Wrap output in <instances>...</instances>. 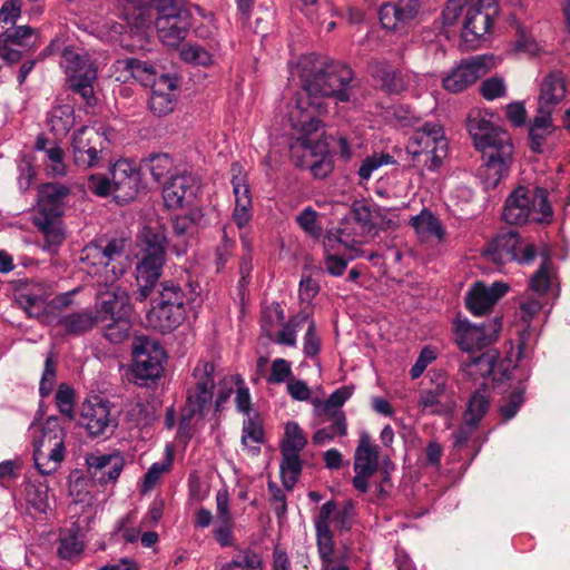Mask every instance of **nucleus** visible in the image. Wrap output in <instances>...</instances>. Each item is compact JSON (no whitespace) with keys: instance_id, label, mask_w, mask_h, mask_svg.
I'll use <instances>...</instances> for the list:
<instances>
[{"instance_id":"nucleus-60","label":"nucleus","mask_w":570,"mask_h":570,"mask_svg":"<svg viewBox=\"0 0 570 570\" xmlns=\"http://www.w3.org/2000/svg\"><path fill=\"white\" fill-rule=\"evenodd\" d=\"M317 217L316 210L312 207H306L296 216V223L308 236L318 238L322 235V226Z\"/></svg>"},{"instance_id":"nucleus-31","label":"nucleus","mask_w":570,"mask_h":570,"mask_svg":"<svg viewBox=\"0 0 570 570\" xmlns=\"http://www.w3.org/2000/svg\"><path fill=\"white\" fill-rule=\"evenodd\" d=\"M336 240L342 244L347 250H350L348 258H344L336 254H328L325 256L326 271L333 276H341L344 274L348 261L363 255V250L358 247L361 240L355 238L350 239V235L346 233V228H340L337 230Z\"/></svg>"},{"instance_id":"nucleus-53","label":"nucleus","mask_w":570,"mask_h":570,"mask_svg":"<svg viewBox=\"0 0 570 570\" xmlns=\"http://www.w3.org/2000/svg\"><path fill=\"white\" fill-rule=\"evenodd\" d=\"M49 488L47 484H29L27 487V502L28 504L39 513H47L49 510Z\"/></svg>"},{"instance_id":"nucleus-58","label":"nucleus","mask_w":570,"mask_h":570,"mask_svg":"<svg viewBox=\"0 0 570 570\" xmlns=\"http://www.w3.org/2000/svg\"><path fill=\"white\" fill-rule=\"evenodd\" d=\"M153 178L156 181H160L165 178L174 168V160L167 154L153 155L147 159L146 164Z\"/></svg>"},{"instance_id":"nucleus-59","label":"nucleus","mask_w":570,"mask_h":570,"mask_svg":"<svg viewBox=\"0 0 570 570\" xmlns=\"http://www.w3.org/2000/svg\"><path fill=\"white\" fill-rule=\"evenodd\" d=\"M242 383V376L239 374L224 376L219 381V389L214 402L215 411L222 412L225 409L230 395L235 392V385Z\"/></svg>"},{"instance_id":"nucleus-43","label":"nucleus","mask_w":570,"mask_h":570,"mask_svg":"<svg viewBox=\"0 0 570 570\" xmlns=\"http://www.w3.org/2000/svg\"><path fill=\"white\" fill-rule=\"evenodd\" d=\"M308 317V314L305 312L293 315L275 336L272 335V340L276 344L295 347L297 332L307 323Z\"/></svg>"},{"instance_id":"nucleus-32","label":"nucleus","mask_w":570,"mask_h":570,"mask_svg":"<svg viewBox=\"0 0 570 570\" xmlns=\"http://www.w3.org/2000/svg\"><path fill=\"white\" fill-rule=\"evenodd\" d=\"M33 224L45 236V249L53 250L63 243L66 235L62 227L61 214L36 213Z\"/></svg>"},{"instance_id":"nucleus-28","label":"nucleus","mask_w":570,"mask_h":570,"mask_svg":"<svg viewBox=\"0 0 570 570\" xmlns=\"http://www.w3.org/2000/svg\"><path fill=\"white\" fill-rule=\"evenodd\" d=\"M567 95V78L560 70L549 72L541 82L539 95V111L551 114Z\"/></svg>"},{"instance_id":"nucleus-39","label":"nucleus","mask_w":570,"mask_h":570,"mask_svg":"<svg viewBox=\"0 0 570 570\" xmlns=\"http://www.w3.org/2000/svg\"><path fill=\"white\" fill-rule=\"evenodd\" d=\"M218 570H264V560L257 551L244 548L234 553Z\"/></svg>"},{"instance_id":"nucleus-34","label":"nucleus","mask_w":570,"mask_h":570,"mask_svg":"<svg viewBox=\"0 0 570 570\" xmlns=\"http://www.w3.org/2000/svg\"><path fill=\"white\" fill-rule=\"evenodd\" d=\"M194 302L195 299L173 281L161 282L158 295L151 299V304L174 307H195Z\"/></svg>"},{"instance_id":"nucleus-16","label":"nucleus","mask_w":570,"mask_h":570,"mask_svg":"<svg viewBox=\"0 0 570 570\" xmlns=\"http://www.w3.org/2000/svg\"><path fill=\"white\" fill-rule=\"evenodd\" d=\"M379 465L380 448L372 442V438L366 431H362L355 449L353 464L355 475L352 483L356 491L367 492L368 480L376 473Z\"/></svg>"},{"instance_id":"nucleus-29","label":"nucleus","mask_w":570,"mask_h":570,"mask_svg":"<svg viewBox=\"0 0 570 570\" xmlns=\"http://www.w3.org/2000/svg\"><path fill=\"white\" fill-rule=\"evenodd\" d=\"M100 313L102 318L130 317L131 305L127 291L120 286L110 285L105 292L99 293Z\"/></svg>"},{"instance_id":"nucleus-52","label":"nucleus","mask_w":570,"mask_h":570,"mask_svg":"<svg viewBox=\"0 0 570 570\" xmlns=\"http://www.w3.org/2000/svg\"><path fill=\"white\" fill-rule=\"evenodd\" d=\"M180 58L190 65L209 67L214 63L213 53L196 43H188L180 50Z\"/></svg>"},{"instance_id":"nucleus-2","label":"nucleus","mask_w":570,"mask_h":570,"mask_svg":"<svg viewBox=\"0 0 570 570\" xmlns=\"http://www.w3.org/2000/svg\"><path fill=\"white\" fill-rule=\"evenodd\" d=\"M321 107H311L308 101L299 100L288 111L291 157L297 167L309 168L316 178H324L332 171V163L325 157L327 144L324 140V124L316 116Z\"/></svg>"},{"instance_id":"nucleus-25","label":"nucleus","mask_w":570,"mask_h":570,"mask_svg":"<svg viewBox=\"0 0 570 570\" xmlns=\"http://www.w3.org/2000/svg\"><path fill=\"white\" fill-rule=\"evenodd\" d=\"M116 79L122 83L138 82L145 87H150L158 81V71L156 67L145 60L137 58L119 59L114 63Z\"/></svg>"},{"instance_id":"nucleus-9","label":"nucleus","mask_w":570,"mask_h":570,"mask_svg":"<svg viewBox=\"0 0 570 570\" xmlns=\"http://www.w3.org/2000/svg\"><path fill=\"white\" fill-rule=\"evenodd\" d=\"M65 430L56 417H49L35 443L33 461L42 475L57 471L65 459Z\"/></svg>"},{"instance_id":"nucleus-57","label":"nucleus","mask_w":570,"mask_h":570,"mask_svg":"<svg viewBox=\"0 0 570 570\" xmlns=\"http://www.w3.org/2000/svg\"><path fill=\"white\" fill-rule=\"evenodd\" d=\"M264 432L257 414L246 416L243 422L242 443L245 446L263 442Z\"/></svg>"},{"instance_id":"nucleus-27","label":"nucleus","mask_w":570,"mask_h":570,"mask_svg":"<svg viewBox=\"0 0 570 570\" xmlns=\"http://www.w3.org/2000/svg\"><path fill=\"white\" fill-rule=\"evenodd\" d=\"M370 72L381 90L389 95H400L407 89L410 83L407 73L395 69L385 60L372 62Z\"/></svg>"},{"instance_id":"nucleus-33","label":"nucleus","mask_w":570,"mask_h":570,"mask_svg":"<svg viewBox=\"0 0 570 570\" xmlns=\"http://www.w3.org/2000/svg\"><path fill=\"white\" fill-rule=\"evenodd\" d=\"M409 224L422 240L435 238L438 242H443L445 238L446 232L443 224L430 209H422L411 217Z\"/></svg>"},{"instance_id":"nucleus-11","label":"nucleus","mask_w":570,"mask_h":570,"mask_svg":"<svg viewBox=\"0 0 570 570\" xmlns=\"http://www.w3.org/2000/svg\"><path fill=\"white\" fill-rule=\"evenodd\" d=\"M485 256L497 265H504L510 262L519 264L532 263L537 250L533 244L525 242L514 230L497 235L487 246Z\"/></svg>"},{"instance_id":"nucleus-14","label":"nucleus","mask_w":570,"mask_h":570,"mask_svg":"<svg viewBox=\"0 0 570 570\" xmlns=\"http://www.w3.org/2000/svg\"><path fill=\"white\" fill-rule=\"evenodd\" d=\"M106 144L105 135L94 127L82 126L75 130L71 137L75 165L82 169L96 167Z\"/></svg>"},{"instance_id":"nucleus-18","label":"nucleus","mask_w":570,"mask_h":570,"mask_svg":"<svg viewBox=\"0 0 570 570\" xmlns=\"http://www.w3.org/2000/svg\"><path fill=\"white\" fill-rule=\"evenodd\" d=\"M199 188V180L191 173L171 176L163 187L165 206L169 209H178L191 205Z\"/></svg>"},{"instance_id":"nucleus-24","label":"nucleus","mask_w":570,"mask_h":570,"mask_svg":"<svg viewBox=\"0 0 570 570\" xmlns=\"http://www.w3.org/2000/svg\"><path fill=\"white\" fill-rule=\"evenodd\" d=\"M505 283L494 282L490 286L481 282L475 283L465 297L466 308L475 316L488 314L494 304L508 292Z\"/></svg>"},{"instance_id":"nucleus-40","label":"nucleus","mask_w":570,"mask_h":570,"mask_svg":"<svg viewBox=\"0 0 570 570\" xmlns=\"http://www.w3.org/2000/svg\"><path fill=\"white\" fill-rule=\"evenodd\" d=\"M332 424L318 429L313 435V442L317 445L328 443L336 436H345L347 434V420L344 412H334L325 415Z\"/></svg>"},{"instance_id":"nucleus-64","label":"nucleus","mask_w":570,"mask_h":570,"mask_svg":"<svg viewBox=\"0 0 570 570\" xmlns=\"http://www.w3.org/2000/svg\"><path fill=\"white\" fill-rule=\"evenodd\" d=\"M462 368L469 375H485L491 372L490 360L485 354L469 355L466 360L462 361Z\"/></svg>"},{"instance_id":"nucleus-54","label":"nucleus","mask_w":570,"mask_h":570,"mask_svg":"<svg viewBox=\"0 0 570 570\" xmlns=\"http://www.w3.org/2000/svg\"><path fill=\"white\" fill-rule=\"evenodd\" d=\"M553 273L554 271L551 262L548 258L543 259L539 269L530 279V288L540 295L547 293L551 285Z\"/></svg>"},{"instance_id":"nucleus-63","label":"nucleus","mask_w":570,"mask_h":570,"mask_svg":"<svg viewBox=\"0 0 570 570\" xmlns=\"http://www.w3.org/2000/svg\"><path fill=\"white\" fill-rule=\"evenodd\" d=\"M285 314L282 306L278 303H273L266 307L262 315V330L272 338L273 330L284 322Z\"/></svg>"},{"instance_id":"nucleus-17","label":"nucleus","mask_w":570,"mask_h":570,"mask_svg":"<svg viewBox=\"0 0 570 570\" xmlns=\"http://www.w3.org/2000/svg\"><path fill=\"white\" fill-rule=\"evenodd\" d=\"M493 65L492 56L464 59L442 79V86L449 92H462L484 76Z\"/></svg>"},{"instance_id":"nucleus-19","label":"nucleus","mask_w":570,"mask_h":570,"mask_svg":"<svg viewBox=\"0 0 570 570\" xmlns=\"http://www.w3.org/2000/svg\"><path fill=\"white\" fill-rule=\"evenodd\" d=\"M112 195L117 203L126 204L132 200L139 188L140 171L137 166L128 160L120 159L111 169Z\"/></svg>"},{"instance_id":"nucleus-49","label":"nucleus","mask_w":570,"mask_h":570,"mask_svg":"<svg viewBox=\"0 0 570 570\" xmlns=\"http://www.w3.org/2000/svg\"><path fill=\"white\" fill-rule=\"evenodd\" d=\"M72 125L73 111L69 106H58L52 108L49 115V127L55 135H65Z\"/></svg>"},{"instance_id":"nucleus-21","label":"nucleus","mask_w":570,"mask_h":570,"mask_svg":"<svg viewBox=\"0 0 570 570\" xmlns=\"http://www.w3.org/2000/svg\"><path fill=\"white\" fill-rule=\"evenodd\" d=\"M79 425L91 436L106 434L108 430L115 426L109 402L102 401L99 397L86 400L81 405Z\"/></svg>"},{"instance_id":"nucleus-13","label":"nucleus","mask_w":570,"mask_h":570,"mask_svg":"<svg viewBox=\"0 0 570 570\" xmlns=\"http://www.w3.org/2000/svg\"><path fill=\"white\" fill-rule=\"evenodd\" d=\"M500 328L497 318L475 325L468 318L456 317L453 323L454 341L464 352L481 351L498 337Z\"/></svg>"},{"instance_id":"nucleus-61","label":"nucleus","mask_w":570,"mask_h":570,"mask_svg":"<svg viewBox=\"0 0 570 570\" xmlns=\"http://www.w3.org/2000/svg\"><path fill=\"white\" fill-rule=\"evenodd\" d=\"M394 159L390 154L380 153L367 156L358 168V176L362 180H368L376 169L383 165L393 164Z\"/></svg>"},{"instance_id":"nucleus-45","label":"nucleus","mask_w":570,"mask_h":570,"mask_svg":"<svg viewBox=\"0 0 570 570\" xmlns=\"http://www.w3.org/2000/svg\"><path fill=\"white\" fill-rule=\"evenodd\" d=\"M199 216L198 212H191L186 215L176 216L173 222L174 234L181 238L178 244L173 245V250L176 255H183L187 250V242L185 237L190 234L196 225V218Z\"/></svg>"},{"instance_id":"nucleus-56","label":"nucleus","mask_w":570,"mask_h":570,"mask_svg":"<svg viewBox=\"0 0 570 570\" xmlns=\"http://www.w3.org/2000/svg\"><path fill=\"white\" fill-rule=\"evenodd\" d=\"M316 531V543L317 551L320 554V559L322 564L334 561L333 552H334V541L333 535L328 525H321L320 528H315Z\"/></svg>"},{"instance_id":"nucleus-8","label":"nucleus","mask_w":570,"mask_h":570,"mask_svg":"<svg viewBox=\"0 0 570 570\" xmlns=\"http://www.w3.org/2000/svg\"><path fill=\"white\" fill-rule=\"evenodd\" d=\"M82 263L88 267V274L100 275L105 272V282L114 281L122 275L129 267L125 255V242L110 239L105 245L94 242L82 249Z\"/></svg>"},{"instance_id":"nucleus-23","label":"nucleus","mask_w":570,"mask_h":570,"mask_svg":"<svg viewBox=\"0 0 570 570\" xmlns=\"http://www.w3.org/2000/svg\"><path fill=\"white\" fill-rule=\"evenodd\" d=\"M50 294L42 283H28L16 291V302L29 317L46 323L48 320V298Z\"/></svg>"},{"instance_id":"nucleus-1","label":"nucleus","mask_w":570,"mask_h":570,"mask_svg":"<svg viewBox=\"0 0 570 570\" xmlns=\"http://www.w3.org/2000/svg\"><path fill=\"white\" fill-rule=\"evenodd\" d=\"M291 75L298 77L302 89L306 97L296 99L294 106L299 100L308 101L312 106H322L316 116L326 112L322 102L317 98H334L336 101L346 102L351 99V89L353 81L352 69L343 62L328 59H320L315 55H304L299 57L295 67L291 68Z\"/></svg>"},{"instance_id":"nucleus-7","label":"nucleus","mask_w":570,"mask_h":570,"mask_svg":"<svg viewBox=\"0 0 570 570\" xmlns=\"http://www.w3.org/2000/svg\"><path fill=\"white\" fill-rule=\"evenodd\" d=\"M405 150L415 166L436 171L448 155L443 127L436 122H424L412 132Z\"/></svg>"},{"instance_id":"nucleus-20","label":"nucleus","mask_w":570,"mask_h":570,"mask_svg":"<svg viewBox=\"0 0 570 570\" xmlns=\"http://www.w3.org/2000/svg\"><path fill=\"white\" fill-rule=\"evenodd\" d=\"M420 10V0H393L380 7L379 19L383 29L399 31L412 22Z\"/></svg>"},{"instance_id":"nucleus-44","label":"nucleus","mask_w":570,"mask_h":570,"mask_svg":"<svg viewBox=\"0 0 570 570\" xmlns=\"http://www.w3.org/2000/svg\"><path fill=\"white\" fill-rule=\"evenodd\" d=\"M282 460L279 464L282 483L286 490H292L296 484L302 472V461L299 453L281 452Z\"/></svg>"},{"instance_id":"nucleus-55","label":"nucleus","mask_w":570,"mask_h":570,"mask_svg":"<svg viewBox=\"0 0 570 570\" xmlns=\"http://www.w3.org/2000/svg\"><path fill=\"white\" fill-rule=\"evenodd\" d=\"M110 322L105 326V337L118 344L124 342L129 336L131 328L130 317L108 318Z\"/></svg>"},{"instance_id":"nucleus-37","label":"nucleus","mask_w":570,"mask_h":570,"mask_svg":"<svg viewBox=\"0 0 570 570\" xmlns=\"http://www.w3.org/2000/svg\"><path fill=\"white\" fill-rule=\"evenodd\" d=\"M96 323L97 316L91 311L70 313L58 321V324L70 335H81L90 331Z\"/></svg>"},{"instance_id":"nucleus-5","label":"nucleus","mask_w":570,"mask_h":570,"mask_svg":"<svg viewBox=\"0 0 570 570\" xmlns=\"http://www.w3.org/2000/svg\"><path fill=\"white\" fill-rule=\"evenodd\" d=\"M60 53V67L68 77L70 87L79 94L88 106L95 104L94 82L97 79V67L89 55L81 48L63 46L60 38L53 39L45 49L43 55Z\"/></svg>"},{"instance_id":"nucleus-41","label":"nucleus","mask_w":570,"mask_h":570,"mask_svg":"<svg viewBox=\"0 0 570 570\" xmlns=\"http://www.w3.org/2000/svg\"><path fill=\"white\" fill-rule=\"evenodd\" d=\"M165 256L142 254L136 267L138 283L156 284L161 275Z\"/></svg>"},{"instance_id":"nucleus-36","label":"nucleus","mask_w":570,"mask_h":570,"mask_svg":"<svg viewBox=\"0 0 570 570\" xmlns=\"http://www.w3.org/2000/svg\"><path fill=\"white\" fill-rule=\"evenodd\" d=\"M354 393L353 385H344L335 390L326 400H313L315 413L317 415H331L334 412H343L341 407Z\"/></svg>"},{"instance_id":"nucleus-12","label":"nucleus","mask_w":570,"mask_h":570,"mask_svg":"<svg viewBox=\"0 0 570 570\" xmlns=\"http://www.w3.org/2000/svg\"><path fill=\"white\" fill-rule=\"evenodd\" d=\"M497 13L498 0H471L461 32V37L469 48L475 49L485 40Z\"/></svg>"},{"instance_id":"nucleus-47","label":"nucleus","mask_w":570,"mask_h":570,"mask_svg":"<svg viewBox=\"0 0 570 570\" xmlns=\"http://www.w3.org/2000/svg\"><path fill=\"white\" fill-rule=\"evenodd\" d=\"M0 37L27 51L35 48L38 42L37 30L29 26H17L7 29Z\"/></svg>"},{"instance_id":"nucleus-6","label":"nucleus","mask_w":570,"mask_h":570,"mask_svg":"<svg viewBox=\"0 0 570 570\" xmlns=\"http://www.w3.org/2000/svg\"><path fill=\"white\" fill-rule=\"evenodd\" d=\"M502 218L510 225L530 222L550 223L553 210L548 200V191L542 187L530 190L519 186L505 199Z\"/></svg>"},{"instance_id":"nucleus-35","label":"nucleus","mask_w":570,"mask_h":570,"mask_svg":"<svg viewBox=\"0 0 570 570\" xmlns=\"http://www.w3.org/2000/svg\"><path fill=\"white\" fill-rule=\"evenodd\" d=\"M69 194V189L61 184H46L39 190L37 213L61 214L62 200Z\"/></svg>"},{"instance_id":"nucleus-62","label":"nucleus","mask_w":570,"mask_h":570,"mask_svg":"<svg viewBox=\"0 0 570 570\" xmlns=\"http://www.w3.org/2000/svg\"><path fill=\"white\" fill-rule=\"evenodd\" d=\"M83 550V542L77 532H69L60 539L58 553L62 559H73Z\"/></svg>"},{"instance_id":"nucleus-50","label":"nucleus","mask_w":570,"mask_h":570,"mask_svg":"<svg viewBox=\"0 0 570 570\" xmlns=\"http://www.w3.org/2000/svg\"><path fill=\"white\" fill-rule=\"evenodd\" d=\"M173 464V451L167 448L166 456L161 462H155L148 469L144 476L141 484V492L147 493L151 491L160 480L161 475L168 472Z\"/></svg>"},{"instance_id":"nucleus-15","label":"nucleus","mask_w":570,"mask_h":570,"mask_svg":"<svg viewBox=\"0 0 570 570\" xmlns=\"http://www.w3.org/2000/svg\"><path fill=\"white\" fill-rule=\"evenodd\" d=\"M166 358L164 348L148 338H139L134 348L132 375L136 382L145 384L149 380H156L163 372V363Z\"/></svg>"},{"instance_id":"nucleus-26","label":"nucleus","mask_w":570,"mask_h":570,"mask_svg":"<svg viewBox=\"0 0 570 570\" xmlns=\"http://www.w3.org/2000/svg\"><path fill=\"white\" fill-rule=\"evenodd\" d=\"M195 307H177L151 304L147 313L149 326L161 332L170 333L179 327L190 316L196 317Z\"/></svg>"},{"instance_id":"nucleus-38","label":"nucleus","mask_w":570,"mask_h":570,"mask_svg":"<svg viewBox=\"0 0 570 570\" xmlns=\"http://www.w3.org/2000/svg\"><path fill=\"white\" fill-rule=\"evenodd\" d=\"M138 242L142 254L165 256V245L167 243L165 228L144 227L139 234Z\"/></svg>"},{"instance_id":"nucleus-51","label":"nucleus","mask_w":570,"mask_h":570,"mask_svg":"<svg viewBox=\"0 0 570 570\" xmlns=\"http://www.w3.org/2000/svg\"><path fill=\"white\" fill-rule=\"evenodd\" d=\"M307 444L306 436L296 422H288L282 441L281 452L301 453Z\"/></svg>"},{"instance_id":"nucleus-4","label":"nucleus","mask_w":570,"mask_h":570,"mask_svg":"<svg viewBox=\"0 0 570 570\" xmlns=\"http://www.w3.org/2000/svg\"><path fill=\"white\" fill-rule=\"evenodd\" d=\"M492 115L472 110L466 128L483 160V176L489 186L495 187L509 173L513 158V145L509 132L492 120Z\"/></svg>"},{"instance_id":"nucleus-3","label":"nucleus","mask_w":570,"mask_h":570,"mask_svg":"<svg viewBox=\"0 0 570 570\" xmlns=\"http://www.w3.org/2000/svg\"><path fill=\"white\" fill-rule=\"evenodd\" d=\"M126 22L140 36L155 19L159 39L169 47H177L187 37L190 19L174 0H118Z\"/></svg>"},{"instance_id":"nucleus-22","label":"nucleus","mask_w":570,"mask_h":570,"mask_svg":"<svg viewBox=\"0 0 570 570\" xmlns=\"http://www.w3.org/2000/svg\"><path fill=\"white\" fill-rule=\"evenodd\" d=\"M178 97V79L161 73L158 81L150 86L148 108L156 117H164L174 111Z\"/></svg>"},{"instance_id":"nucleus-30","label":"nucleus","mask_w":570,"mask_h":570,"mask_svg":"<svg viewBox=\"0 0 570 570\" xmlns=\"http://www.w3.org/2000/svg\"><path fill=\"white\" fill-rule=\"evenodd\" d=\"M86 464L101 483L116 481L122 471V459L115 454H88Z\"/></svg>"},{"instance_id":"nucleus-48","label":"nucleus","mask_w":570,"mask_h":570,"mask_svg":"<svg viewBox=\"0 0 570 570\" xmlns=\"http://www.w3.org/2000/svg\"><path fill=\"white\" fill-rule=\"evenodd\" d=\"M230 174L235 204H253L247 174L243 167L238 163L232 164Z\"/></svg>"},{"instance_id":"nucleus-46","label":"nucleus","mask_w":570,"mask_h":570,"mask_svg":"<svg viewBox=\"0 0 570 570\" xmlns=\"http://www.w3.org/2000/svg\"><path fill=\"white\" fill-rule=\"evenodd\" d=\"M490 409V397L485 389L476 390L469 399L463 419L480 424Z\"/></svg>"},{"instance_id":"nucleus-10","label":"nucleus","mask_w":570,"mask_h":570,"mask_svg":"<svg viewBox=\"0 0 570 570\" xmlns=\"http://www.w3.org/2000/svg\"><path fill=\"white\" fill-rule=\"evenodd\" d=\"M215 386V364L212 361L199 360L186 383L185 405L191 413H199V417H204L213 404Z\"/></svg>"},{"instance_id":"nucleus-42","label":"nucleus","mask_w":570,"mask_h":570,"mask_svg":"<svg viewBox=\"0 0 570 570\" xmlns=\"http://www.w3.org/2000/svg\"><path fill=\"white\" fill-rule=\"evenodd\" d=\"M551 114L540 111L531 122L529 129L530 148L534 153H541L547 137L552 132Z\"/></svg>"}]
</instances>
